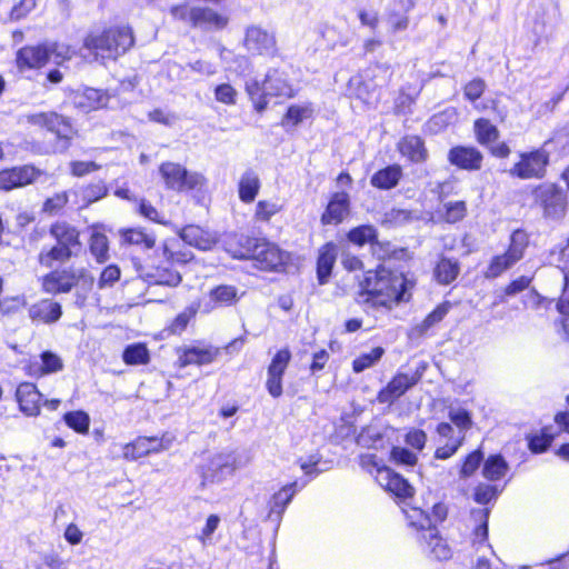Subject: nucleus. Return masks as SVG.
Returning a JSON list of instances; mask_svg holds the SVG:
<instances>
[{"label":"nucleus","instance_id":"nucleus-32","mask_svg":"<svg viewBox=\"0 0 569 569\" xmlns=\"http://www.w3.org/2000/svg\"><path fill=\"white\" fill-rule=\"evenodd\" d=\"M217 353V350L212 348H188L179 357V363L180 367H187L189 365H208L216 359Z\"/></svg>","mask_w":569,"mask_h":569},{"label":"nucleus","instance_id":"nucleus-38","mask_svg":"<svg viewBox=\"0 0 569 569\" xmlns=\"http://www.w3.org/2000/svg\"><path fill=\"white\" fill-rule=\"evenodd\" d=\"M508 469V463L501 455H492L485 461L482 475L486 479L496 481L501 479Z\"/></svg>","mask_w":569,"mask_h":569},{"label":"nucleus","instance_id":"nucleus-18","mask_svg":"<svg viewBox=\"0 0 569 569\" xmlns=\"http://www.w3.org/2000/svg\"><path fill=\"white\" fill-rule=\"evenodd\" d=\"M64 368L63 360L60 356L52 351H43L39 360H31L27 367V373L33 378H41L48 375L62 371Z\"/></svg>","mask_w":569,"mask_h":569},{"label":"nucleus","instance_id":"nucleus-29","mask_svg":"<svg viewBox=\"0 0 569 569\" xmlns=\"http://www.w3.org/2000/svg\"><path fill=\"white\" fill-rule=\"evenodd\" d=\"M313 114L315 108L311 102L291 104L283 114L280 124L286 128V130H290L298 127L303 121L311 119Z\"/></svg>","mask_w":569,"mask_h":569},{"label":"nucleus","instance_id":"nucleus-26","mask_svg":"<svg viewBox=\"0 0 569 569\" xmlns=\"http://www.w3.org/2000/svg\"><path fill=\"white\" fill-rule=\"evenodd\" d=\"M264 92L269 97L290 98L293 89L287 79V74L279 69H270L264 77Z\"/></svg>","mask_w":569,"mask_h":569},{"label":"nucleus","instance_id":"nucleus-19","mask_svg":"<svg viewBox=\"0 0 569 569\" xmlns=\"http://www.w3.org/2000/svg\"><path fill=\"white\" fill-rule=\"evenodd\" d=\"M350 212V198L345 191L335 192L321 216L322 224L341 223Z\"/></svg>","mask_w":569,"mask_h":569},{"label":"nucleus","instance_id":"nucleus-11","mask_svg":"<svg viewBox=\"0 0 569 569\" xmlns=\"http://www.w3.org/2000/svg\"><path fill=\"white\" fill-rule=\"evenodd\" d=\"M236 469V458L232 453L214 455L208 463L201 468V486L221 482L228 476H231Z\"/></svg>","mask_w":569,"mask_h":569},{"label":"nucleus","instance_id":"nucleus-2","mask_svg":"<svg viewBox=\"0 0 569 569\" xmlns=\"http://www.w3.org/2000/svg\"><path fill=\"white\" fill-rule=\"evenodd\" d=\"M238 242L240 248L233 252V256L239 259L254 260L256 266L261 270L277 271L288 259L287 252L264 239L241 234Z\"/></svg>","mask_w":569,"mask_h":569},{"label":"nucleus","instance_id":"nucleus-41","mask_svg":"<svg viewBox=\"0 0 569 569\" xmlns=\"http://www.w3.org/2000/svg\"><path fill=\"white\" fill-rule=\"evenodd\" d=\"M123 361L127 365H146L150 360L149 351L142 343H133L128 346L122 355Z\"/></svg>","mask_w":569,"mask_h":569},{"label":"nucleus","instance_id":"nucleus-34","mask_svg":"<svg viewBox=\"0 0 569 569\" xmlns=\"http://www.w3.org/2000/svg\"><path fill=\"white\" fill-rule=\"evenodd\" d=\"M260 189V180L258 174L249 169L240 178L239 181V198L246 203L252 202Z\"/></svg>","mask_w":569,"mask_h":569},{"label":"nucleus","instance_id":"nucleus-54","mask_svg":"<svg viewBox=\"0 0 569 569\" xmlns=\"http://www.w3.org/2000/svg\"><path fill=\"white\" fill-rule=\"evenodd\" d=\"M483 460V453L480 449L475 450L465 459L462 467L460 469V477L468 478L479 468L480 463Z\"/></svg>","mask_w":569,"mask_h":569},{"label":"nucleus","instance_id":"nucleus-1","mask_svg":"<svg viewBox=\"0 0 569 569\" xmlns=\"http://www.w3.org/2000/svg\"><path fill=\"white\" fill-rule=\"evenodd\" d=\"M415 282L402 272L392 271L385 267L367 271L360 282L357 301L372 307H388L393 303L408 301Z\"/></svg>","mask_w":569,"mask_h":569},{"label":"nucleus","instance_id":"nucleus-57","mask_svg":"<svg viewBox=\"0 0 569 569\" xmlns=\"http://www.w3.org/2000/svg\"><path fill=\"white\" fill-rule=\"evenodd\" d=\"M214 98L224 104H234L237 99L236 89L229 83H222L216 87Z\"/></svg>","mask_w":569,"mask_h":569},{"label":"nucleus","instance_id":"nucleus-27","mask_svg":"<svg viewBox=\"0 0 569 569\" xmlns=\"http://www.w3.org/2000/svg\"><path fill=\"white\" fill-rule=\"evenodd\" d=\"M419 541L423 547V550L438 560H446L451 556L450 548L442 538L438 536L436 526L429 528L426 532L420 533Z\"/></svg>","mask_w":569,"mask_h":569},{"label":"nucleus","instance_id":"nucleus-37","mask_svg":"<svg viewBox=\"0 0 569 569\" xmlns=\"http://www.w3.org/2000/svg\"><path fill=\"white\" fill-rule=\"evenodd\" d=\"M120 233L124 243L137 246L142 250L151 249L156 244L154 236L152 233L144 232L140 228L122 230Z\"/></svg>","mask_w":569,"mask_h":569},{"label":"nucleus","instance_id":"nucleus-7","mask_svg":"<svg viewBox=\"0 0 569 569\" xmlns=\"http://www.w3.org/2000/svg\"><path fill=\"white\" fill-rule=\"evenodd\" d=\"M27 123L46 128L56 136L53 152H63L68 149L70 139L73 136V128L68 119L56 112H37L26 116Z\"/></svg>","mask_w":569,"mask_h":569},{"label":"nucleus","instance_id":"nucleus-36","mask_svg":"<svg viewBox=\"0 0 569 569\" xmlns=\"http://www.w3.org/2000/svg\"><path fill=\"white\" fill-rule=\"evenodd\" d=\"M460 266L457 260L441 257L435 268V278L441 284H449L458 277Z\"/></svg>","mask_w":569,"mask_h":569},{"label":"nucleus","instance_id":"nucleus-9","mask_svg":"<svg viewBox=\"0 0 569 569\" xmlns=\"http://www.w3.org/2000/svg\"><path fill=\"white\" fill-rule=\"evenodd\" d=\"M160 173L169 189L183 191L199 188L204 178L197 172H189L179 163L164 162L160 166Z\"/></svg>","mask_w":569,"mask_h":569},{"label":"nucleus","instance_id":"nucleus-39","mask_svg":"<svg viewBox=\"0 0 569 569\" xmlns=\"http://www.w3.org/2000/svg\"><path fill=\"white\" fill-rule=\"evenodd\" d=\"M450 302L446 301L431 311L420 323H418L413 330L419 335H425L430 328L439 323L449 312Z\"/></svg>","mask_w":569,"mask_h":569},{"label":"nucleus","instance_id":"nucleus-48","mask_svg":"<svg viewBox=\"0 0 569 569\" xmlns=\"http://www.w3.org/2000/svg\"><path fill=\"white\" fill-rule=\"evenodd\" d=\"M63 419L68 427L79 433H86L89 430L90 418L83 411L67 412Z\"/></svg>","mask_w":569,"mask_h":569},{"label":"nucleus","instance_id":"nucleus-16","mask_svg":"<svg viewBox=\"0 0 569 569\" xmlns=\"http://www.w3.org/2000/svg\"><path fill=\"white\" fill-rule=\"evenodd\" d=\"M40 171L33 166L14 167L0 171V189L9 191L32 183Z\"/></svg>","mask_w":569,"mask_h":569},{"label":"nucleus","instance_id":"nucleus-44","mask_svg":"<svg viewBox=\"0 0 569 569\" xmlns=\"http://www.w3.org/2000/svg\"><path fill=\"white\" fill-rule=\"evenodd\" d=\"M385 349L376 347L370 352L361 353L352 361V369L356 373H360L368 368L373 367L383 356Z\"/></svg>","mask_w":569,"mask_h":569},{"label":"nucleus","instance_id":"nucleus-61","mask_svg":"<svg viewBox=\"0 0 569 569\" xmlns=\"http://www.w3.org/2000/svg\"><path fill=\"white\" fill-rule=\"evenodd\" d=\"M120 278V269L110 264L103 269V271L100 274L98 286L100 289L106 287L113 286Z\"/></svg>","mask_w":569,"mask_h":569},{"label":"nucleus","instance_id":"nucleus-21","mask_svg":"<svg viewBox=\"0 0 569 569\" xmlns=\"http://www.w3.org/2000/svg\"><path fill=\"white\" fill-rule=\"evenodd\" d=\"M448 160L453 166L472 171L481 168L482 154L473 147L458 146L449 150Z\"/></svg>","mask_w":569,"mask_h":569},{"label":"nucleus","instance_id":"nucleus-20","mask_svg":"<svg viewBox=\"0 0 569 569\" xmlns=\"http://www.w3.org/2000/svg\"><path fill=\"white\" fill-rule=\"evenodd\" d=\"M50 60V49L47 44L27 46L17 53V66L20 69L41 68Z\"/></svg>","mask_w":569,"mask_h":569},{"label":"nucleus","instance_id":"nucleus-3","mask_svg":"<svg viewBox=\"0 0 569 569\" xmlns=\"http://www.w3.org/2000/svg\"><path fill=\"white\" fill-rule=\"evenodd\" d=\"M134 39L132 30L128 26L109 28L101 33H90L84 39V47L101 59H116L126 53Z\"/></svg>","mask_w":569,"mask_h":569},{"label":"nucleus","instance_id":"nucleus-35","mask_svg":"<svg viewBox=\"0 0 569 569\" xmlns=\"http://www.w3.org/2000/svg\"><path fill=\"white\" fill-rule=\"evenodd\" d=\"M399 151L412 162H421L426 159L427 151L423 141L418 136H407L399 142Z\"/></svg>","mask_w":569,"mask_h":569},{"label":"nucleus","instance_id":"nucleus-30","mask_svg":"<svg viewBox=\"0 0 569 569\" xmlns=\"http://www.w3.org/2000/svg\"><path fill=\"white\" fill-rule=\"evenodd\" d=\"M337 259V248L332 242L326 243L319 250V256L317 260V278L320 284H325L328 282V279L331 276V271L333 264Z\"/></svg>","mask_w":569,"mask_h":569},{"label":"nucleus","instance_id":"nucleus-23","mask_svg":"<svg viewBox=\"0 0 569 569\" xmlns=\"http://www.w3.org/2000/svg\"><path fill=\"white\" fill-rule=\"evenodd\" d=\"M179 238L199 250H210L217 242L216 237L199 226L189 224L179 231Z\"/></svg>","mask_w":569,"mask_h":569},{"label":"nucleus","instance_id":"nucleus-55","mask_svg":"<svg viewBox=\"0 0 569 569\" xmlns=\"http://www.w3.org/2000/svg\"><path fill=\"white\" fill-rule=\"evenodd\" d=\"M219 525L220 517L218 515H210L207 518L204 527L201 529V532L197 536V539L203 547L211 543L212 535L217 530Z\"/></svg>","mask_w":569,"mask_h":569},{"label":"nucleus","instance_id":"nucleus-60","mask_svg":"<svg viewBox=\"0 0 569 569\" xmlns=\"http://www.w3.org/2000/svg\"><path fill=\"white\" fill-rule=\"evenodd\" d=\"M418 93L410 94L401 91L395 101V111L398 114H407L411 112V107L415 104Z\"/></svg>","mask_w":569,"mask_h":569},{"label":"nucleus","instance_id":"nucleus-33","mask_svg":"<svg viewBox=\"0 0 569 569\" xmlns=\"http://www.w3.org/2000/svg\"><path fill=\"white\" fill-rule=\"evenodd\" d=\"M144 279L149 283L148 292L150 295L154 293L153 288L158 286L172 288L177 287L182 280L179 272L170 269H157L153 273H147Z\"/></svg>","mask_w":569,"mask_h":569},{"label":"nucleus","instance_id":"nucleus-53","mask_svg":"<svg viewBox=\"0 0 569 569\" xmlns=\"http://www.w3.org/2000/svg\"><path fill=\"white\" fill-rule=\"evenodd\" d=\"M387 491L395 493L399 498H408L412 496L413 488L402 476L396 473Z\"/></svg>","mask_w":569,"mask_h":569},{"label":"nucleus","instance_id":"nucleus-47","mask_svg":"<svg viewBox=\"0 0 569 569\" xmlns=\"http://www.w3.org/2000/svg\"><path fill=\"white\" fill-rule=\"evenodd\" d=\"M406 513L409 525L420 530L421 533L435 526L432 518L419 508H412Z\"/></svg>","mask_w":569,"mask_h":569},{"label":"nucleus","instance_id":"nucleus-56","mask_svg":"<svg viewBox=\"0 0 569 569\" xmlns=\"http://www.w3.org/2000/svg\"><path fill=\"white\" fill-rule=\"evenodd\" d=\"M210 296L218 302L230 305L237 300V289L232 286H218L211 290Z\"/></svg>","mask_w":569,"mask_h":569},{"label":"nucleus","instance_id":"nucleus-10","mask_svg":"<svg viewBox=\"0 0 569 569\" xmlns=\"http://www.w3.org/2000/svg\"><path fill=\"white\" fill-rule=\"evenodd\" d=\"M533 197L547 217L558 219L565 214L567 197L561 188L545 183L535 189Z\"/></svg>","mask_w":569,"mask_h":569},{"label":"nucleus","instance_id":"nucleus-22","mask_svg":"<svg viewBox=\"0 0 569 569\" xmlns=\"http://www.w3.org/2000/svg\"><path fill=\"white\" fill-rule=\"evenodd\" d=\"M16 397L23 413L31 417L40 413L42 395L38 391L36 385L31 382L20 383L17 388Z\"/></svg>","mask_w":569,"mask_h":569},{"label":"nucleus","instance_id":"nucleus-42","mask_svg":"<svg viewBox=\"0 0 569 569\" xmlns=\"http://www.w3.org/2000/svg\"><path fill=\"white\" fill-rule=\"evenodd\" d=\"M178 239L167 240L163 243V257L167 261L171 263H187L192 259V253L190 251L178 250Z\"/></svg>","mask_w":569,"mask_h":569},{"label":"nucleus","instance_id":"nucleus-6","mask_svg":"<svg viewBox=\"0 0 569 569\" xmlns=\"http://www.w3.org/2000/svg\"><path fill=\"white\" fill-rule=\"evenodd\" d=\"M528 243V234L522 230H515L510 236V243L507 250L490 259L483 272L485 277L487 279H496L511 269L523 258Z\"/></svg>","mask_w":569,"mask_h":569},{"label":"nucleus","instance_id":"nucleus-31","mask_svg":"<svg viewBox=\"0 0 569 569\" xmlns=\"http://www.w3.org/2000/svg\"><path fill=\"white\" fill-rule=\"evenodd\" d=\"M402 177V169L398 164L388 166L377 171L370 179V183L378 189L389 190L395 188Z\"/></svg>","mask_w":569,"mask_h":569},{"label":"nucleus","instance_id":"nucleus-64","mask_svg":"<svg viewBox=\"0 0 569 569\" xmlns=\"http://www.w3.org/2000/svg\"><path fill=\"white\" fill-rule=\"evenodd\" d=\"M565 280V288L562 290V295L559 298V301L557 302V309L558 311L565 316L563 319V327L569 328V279Z\"/></svg>","mask_w":569,"mask_h":569},{"label":"nucleus","instance_id":"nucleus-15","mask_svg":"<svg viewBox=\"0 0 569 569\" xmlns=\"http://www.w3.org/2000/svg\"><path fill=\"white\" fill-rule=\"evenodd\" d=\"M420 379L421 373L419 372H415L411 376L408 373H397L391 381L379 391L377 399L380 403H392L407 390L417 385Z\"/></svg>","mask_w":569,"mask_h":569},{"label":"nucleus","instance_id":"nucleus-63","mask_svg":"<svg viewBox=\"0 0 569 569\" xmlns=\"http://www.w3.org/2000/svg\"><path fill=\"white\" fill-rule=\"evenodd\" d=\"M391 457L400 465L415 466L417 463V456L406 448L393 447L391 450Z\"/></svg>","mask_w":569,"mask_h":569},{"label":"nucleus","instance_id":"nucleus-43","mask_svg":"<svg viewBox=\"0 0 569 569\" xmlns=\"http://www.w3.org/2000/svg\"><path fill=\"white\" fill-rule=\"evenodd\" d=\"M347 238L350 242L361 247L366 243H373L377 240V230L370 224L359 226L351 229Z\"/></svg>","mask_w":569,"mask_h":569},{"label":"nucleus","instance_id":"nucleus-12","mask_svg":"<svg viewBox=\"0 0 569 569\" xmlns=\"http://www.w3.org/2000/svg\"><path fill=\"white\" fill-rule=\"evenodd\" d=\"M171 439L167 437H138L134 441L121 447L123 458L137 460L151 453H157L170 447Z\"/></svg>","mask_w":569,"mask_h":569},{"label":"nucleus","instance_id":"nucleus-17","mask_svg":"<svg viewBox=\"0 0 569 569\" xmlns=\"http://www.w3.org/2000/svg\"><path fill=\"white\" fill-rule=\"evenodd\" d=\"M78 280L71 269L54 270L42 278V290L50 295L67 293L77 286Z\"/></svg>","mask_w":569,"mask_h":569},{"label":"nucleus","instance_id":"nucleus-25","mask_svg":"<svg viewBox=\"0 0 569 569\" xmlns=\"http://www.w3.org/2000/svg\"><path fill=\"white\" fill-rule=\"evenodd\" d=\"M62 316L61 305L51 299H42L29 308V317L32 321L54 323Z\"/></svg>","mask_w":569,"mask_h":569},{"label":"nucleus","instance_id":"nucleus-45","mask_svg":"<svg viewBox=\"0 0 569 569\" xmlns=\"http://www.w3.org/2000/svg\"><path fill=\"white\" fill-rule=\"evenodd\" d=\"M475 131L477 139L481 144H489L495 142L499 137L497 127L487 119H478L475 122Z\"/></svg>","mask_w":569,"mask_h":569},{"label":"nucleus","instance_id":"nucleus-28","mask_svg":"<svg viewBox=\"0 0 569 569\" xmlns=\"http://www.w3.org/2000/svg\"><path fill=\"white\" fill-rule=\"evenodd\" d=\"M192 28L204 30H222L228 26L229 18L208 7H197Z\"/></svg>","mask_w":569,"mask_h":569},{"label":"nucleus","instance_id":"nucleus-5","mask_svg":"<svg viewBox=\"0 0 569 569\" xmlns=\"http://www.w3.org/2000/svg\"><path fill=\"white\" fill-rule=\"evenodd\" d=\"M392 72L387 63H377L369 68L366 79L360 76L352 77L349 81V90L359 100L368 106L379 101V89L388 84Z\"/></svg>","mask_w":569,"mask_h":569},{"label":"nucleus","instance_id":"nucleus-62","mask_svg":"<svg viewBox=\"0 0 569 569\" xmlns=\"http://www.w3.org/2000/svg\"><path fill=\"white\" fill-rule=\"evenodd\" d=\"M498 495L497 488L491 485L480 483L475 490V500L478 503L486 505L496 499Z\"/></svg>","mask_w":569,"mask_h":569},{"label":"nucleus","instance_id":"nucleus-40","mask_svg":"<svg viewBox=\"0 0 569 569\" xmlns=\"http://www.w3.org/2000/svg\"><path fill=\"white\" fill-rule=\"evenodd\" d=\"M264 91V81L260 83L258 80L251 79L246 82V92L258 112H262L268 104L267 97L269 96Z\"/></svg>","mask_w":569,"mask_h":569},{"label":"nucleus","instance_id":"nucleus-51","mask_svg":"<svg viewBox=\"0 0 569 569\" xmlns=\"http://www.w3.org/2000/svg\"><path fill=\"white\" fill-rule=\"evenodd\" d=\"M467 214V206L465 201H450L445 203L443 218L448 223L461 221Z\"/></svg>","mask_w":569,"mask_h":569},{"label":"nucleus","instance_id":"nucleus-59","mask_svg":"<svg viewBox=\"0 0 569 569\" xmlns=\"http://www.w3.org/2000/svg\"><path fill=\"white\" fill-rule=\"evenodd\" d=\"M449 419L460 431L469 429L472 423L470 413L465 409H450Z\"/></svg>","mask_w":569,"mask_h":569},{"label":"nucleus","instance_id":"nucleus-4","mask_svg":"<svg viewBox=\"0 0 569 569\" xmlns=\"http://www.w3.org/2000/svg\"><path fill=\"white\" fill-rule=\"evenodd\" d=\"M50 234L56 239V244L49 250H42L39 262L51 267L53 261L66 262L81 250L79 231L67 222H56L50 228Z\"/></svg>","mask_w":569,"mask_h":569},{"label":"nucleus","instance_id":"nucleus-58","mask_svg":"<svg viewBox=\"0 0 569 569\" xmlns=\"http://www.w3.org/2000/svg\"><path fill=\"white\" fill-rule=\"evenodd\" d=\"M281 207L271 201L261 200L257 203L256 218L258 220L268 221L272 216L278 213Z\"/></svg>","mask_w":569,"mask_h":569},{"label":"nucleus","instance_id":"nucleus-46","mask_svg":"<svg viewBox=\"0 0 569 569\" xmlns=\"http://www.w3.org/2000/svg\"><path fill=\"white\" fill-rule=\"evenodd\" d=\"M81 99H84L88 102L84 103L83 101L80 100L78 102L80 106L87 107L88 109H99V108L107 106L109 97L102 90H98L94 88H88L84 90Z\"/></svg>","mask_w":569,"mask_h":569},{"label":"nucleus","instance_id":"nucleus-13","mask_svg":"<svg viewBox=\"0 0 569 569\" xmlns=\"http://www.w3.org/2000/svg\"><path fill=\"white\" fill-rule=\"evenodd\" d=\"M548 163V154L545 151H532L521 156V160L511 169L510 174L521 179L541 178Z\"/></svg>","mask_w":569,"mask_h":569},{"label":"nucleus","instance_id":"nucleus-52","mask_svg":"<svg viewBox=\"0 0 569 569\" xmlns=\"http://www.w3.org/2000/svg\"><path fill=\"white\" fill-rule=\"evenodd\" d=\"M412 220V212L407 209L392 208L385 213L383 223L400 227Z\"/></svg>","mask_w":569,"mask_h":569},{"label":"nucleus","instance_id":"nucleus-8","mask_svg":"<svg viewBox=\"0 0 569 569\" xmlns=\"http://www.w3.org/2000/svg\"><path fill=\"white\" fill-rule=\"evenodd\" d=\"M242 44L251 56L273 58L279 52L274 32L258 24L246 28Z\"/></svg>","mask_w":569,"mask_h":569},{"label":"nucleus","instance_id":"nucleus-49","mask_svg":"<svg viewBox=\"0 0 569 569\" xmlns=\"http://www.w3.org/2000/svg\"><path fill=\"white\" fill-rule=\"evenodd\" d=\"M197 7H191L188 2L174 4L170 8L169 12L172 19L189 24L190 27L194 23V11Z\"/></svg>","mask_w":569,"mask_h":569},{"label":"nucleus","instance_id":"nucleus-50","mask_svg":"<svg viewBox=\"0 0 569 569\" xmlns=\"http://www.w3.org/2000/svg\"><path fill=\"white\" fill-rule=\"evenodd\" d=\"M108 238L100 232H93L90 239V251L99 262H103L108 257Z\"/></svg>","mask_w":569,"mask_h":569},{"label":"nucleus","instance_id":"nucleus-24","mask_svg":"<svg viewBox=\"0 0 569 569\" xmlns=\"http://www.w3.org/2000/svg\"><path fill=\"white\" fill-rule=\"evenodd\" d=\"M299 489L300 488L298 487V482L295 481L282 487L278 492H276L270 501L268 520L279 523L287 506L290 503Z\"/></svg>","mask_w":569,"mask_h":569},{"label":"nucleus","instance_id":"nucleus-14","mask_svg":"<svg viewBox=\"0 0 569 569\" xmlns=\"http://www.w3.org/2000/svg\"><path fill=\"white\" fill-rule=\"evenodd\" d=\"M290 360V350L288 348H283L273 356L268 367L266 388L273 398H279L282 395V377Z\"/></svg>","mask_w":569,"mask_h":569}]
</instances>
